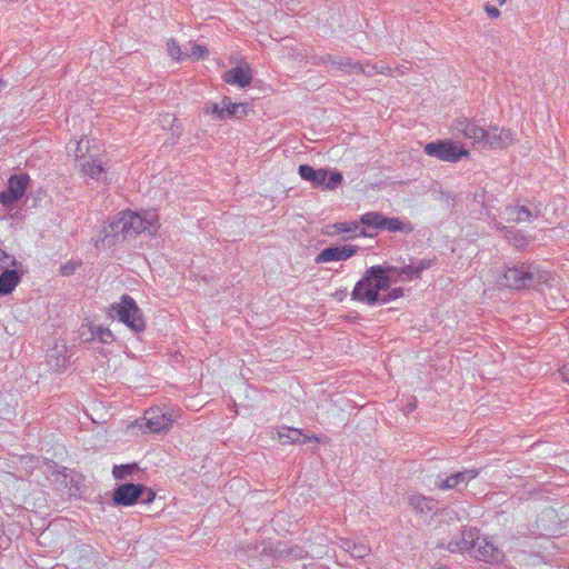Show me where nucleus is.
I'll use <instances>...</instances> for the list:
<instances>
[{"mask_svg":"<svg viewBox=\"0 0 569 569\" xmlns=\"http://www.w3.org/2000/svg\"><path fill=\"white\" fill-rule=\"evenodd\" d=\"M399 278L401 277L398 266H372L356 283L351 298L368 306H375V302L378 301L376 291L389 290Z\"/></svg>","mask_w":569,"mask_h":569,"instance_id":"f257e3e1","label":"nucleus"},{"mask_svg":"<svg viewBox=\"0 0 569 569\" xmlns=\"http://www.w3.org/2000/svg\"><path fill=\"white\" fill-rule=\"evenodd\" d=\"M500 284L515 290L537 288L549 280V273L537 266L521 262L512 267L506 266Z\"/></svg>","mask_w":569,"mask_h":569,"instance_id":"f03ea898","label":"nucleus"},{"mask_svg":"<svg viewBox=\"0 0 569 569\" xmlns=\"http://www.w3.org/2000/svg\"><path fill=\"white\" fill-rule=\"evenodd\" d=\"M156 492L141 483L127 482L118 485L112 492L114 506L129 507L137 502L150 503L154 500Z\"/></svg>","mask_w":569,"mask_h":569,"instance_id":"7ed1b4c3","label":"nucleus"},{"mask_svg":"<svg viewBox=\"0 0 569 569\" xmlns=\"http://www.w3.org/2000/svg\"><path fill=\"white\" fill-rule=\"evenodd\" d=\"M111 310L114 312V316L132 331L142 332L146 329L142 312L134 299L129 295H123L119 303L112 305Z\"/></svg>","mask_w":569,"mask_h":569,"instance_id":"20e7f679","label":"nucleus"},{"mask_svg":"<svg viewBox=\"0 0 569 569\" xmlns=\"http://www.w3.org/2000/svg\"><path fill=\"white\" fill-rule=\"evenodd\" d=\"M298 173L305 181L310 182L313 187H323L329 190H335L342 182V174L339 171H330L329 169L320 168L315 169L310 164H300Z\"/></svg>","mask_w":569,"mask_h":569,"instance_id":"39448f33","label":"nucleus"},{"mask_svg":"<svg viewBox=\"0 0 569 569\" xmlns=\"http://www.w3.org/2000/svg\"><path fill=\"white\" fill-rule=\"evenodd\" d=\"M423 151L429 157L453 163L469 156L467 149L449 139L431 141L425 146Z\"/></svg>","mask_w":569,"mask_h":569,"instance_id":"423d86ee","label":"nucleus"},{"mask_svg":"<svg viewBox=\"0 0 569 569\" xmlns=\"http://www.w3.org/2000/svg\"><path fill=\"white\" fill-rule=\"evenodd\" d=\"M541 216V203H519L506 204L503 210V218L508 222H523L531 221L533 218Z\"/></svg>","mask_w":569,"mask_h":569,"instance_id":"0eeeda50","label":"nucleus"},{"mask_svg":"<svg viewBox=\"0 0 569 569\" xmlns=\"http://www.w3.org/2000/svg\"><path fill=\"white\" fill-rule=\"evenodd\" d=\"M101 233L102 237L97 240L96 246L101 243L103 247L110 248L117 243L120 237L122 240H126L128 236L123 211L118 213L117 217L107 227L103 228Z\"/></svg>","mask_w":569,"mask_h":569,"instance_id":"6e6552de","label":"nucleus"},{"mask_svg":"<svg viewBox=\"0 0 569 569\" xmlns=\"http://www.w3.org/2000/svg\"><path fill=\"white\" fill-rule=\"evenodd\" d=\"M358 250V247L345 246H329L322 249L316 257V263H326L331 261H342L352 257Z\"/></svg>","mask_w":569,"mask_h":569,"instance_id":"1a4fd4ad","label":"nucleus"},{"mask_svg":"<svg viewBox=\"0 0 569 569\" xmlns=\"http://www.w3.org/2000/svg\"><path fill=\"white\" fill-rule=\"evenodd\" d=\"M453 129L457 132L462 133L465 138L472 140L473 143H486L489 138V133L486 129L477 126L475 122H471L466 118L457 119Z\"/></svg>","mask_w":569,"mask_h":569,"instance_id":"9d476101","label":"nucleus"},{"mask_svg":"<svg viewBox=\"0 0 569 569\" xmlns=\"http://www.w3.org/2000/svg\"><path fill=\"white\" fill-rule=\"evenodd\" d=\"M81 172L97 181L107 182V173L103 168V163L100 159L94 158L92 154L89 157H81L80 163L78 164Z\"/></svg>","mask_w":569,"mask_h":569,"instance_id":"9b49d317","label":"nucleus"},{"mask_svg":"<svg viewBox=\"0 0 569 569\" xmlns=\"http://www.w3.org/2000/svg\"><path fill=\"white\" fill-rule=\"evenodd\" d=\"M479 543V537L472 529H465L461 531L459 538H453L448 542V550L451 552L471 550Z\"/></svg>","mask_w":569,"mask_h":569,"instance_id":"f8f14e48","label":"nucleus"},{"mask_svg":"<svg viewBox=\"0 0 569 569\" xmlns=\"http://www.w3.org/2000/svg\"><path fill=\"white\" fill-rule=\"evenodd\" d=\"M223 80L227 83L244 88L250 86L252 81V74L249 67L237 66L224 72Z\"/></svg>","mask_w":569,"mask_h":569,"instance_id":"ddd939ff","label":"nucleus"},{"mask_svg":"<svg viewBox=\"0 0 569 569\" xmlns=\"http://www.w3.org/2000/svg\"><path fill=\"white\" fill-rule=\"evenodd\" d=\"M477 476V471L473 469H466L463 471H458L446 479H440L438 487L442 490L455 489L458 488L461 483H467L471 479Z\"/></svg>","mask_w":569,"mask_h":569,"instance_id":"4468645a","label":"nucleus"},{"mask_svg":"<svg viewBox=\"0 0 569 569\" xmlns=\"http://www.w3.org/2000/svg\"><path fill=\"white\" fill-rule=\"evenodd\" d=\"M409 506L420 515H429L438 510V502L422 495H412L408 499Z\"/></svg>","mask_w":569,"mask_h":569,"instance_id":"2eb2a0df","label":"nucleus"},{"mask_svg":"<svg viewBox=\"0 0 569 569\" xmlns=\"http://www.w3.org/2000/svg\"><path fill=\"white\" fill-rule=\"evenodd\" d=\"M147 415H149V417L146 418L147 421L144 427L148 428L151 432L161 433L167 432L170 429L172 420L164 413L156 415V410L152 409L147 411Z\"/></svg>","mask_w":569,"mask_h":569,"instance_id":"dca6fc26","label":"nucleus"},{"mask_svg":"<svg viewBox=\"0 0 569 569\" xmlns=\"http://www.w3.org/2000/svg\"><path fill=\"white\" fill-rule=\"evenodd\" d=\"M21 281V274L16 269H4L0 273V297L10 295Z\"/></svg>","mask_w":569,"mask_h":569,"instance_id":"f3484780","label":"nucleus"},{"mask_svg":"<svg viewBox=\"0 0 569 569\" xmlns=\"http://www.w3.org/2000/svg\"><path fill=\"white\" fill-rule=\"evenodd\" d=\"M123 217L127 224L128 238L136 237L137 234L147 231L140 212L126 210L123 211Z\"/></svg>","mask_w":569,"mask_h":569,"instance_id":"a211bd4d","label":"nucleus"},{"mask_svg":"<svg viewBox=\"0 0 569 569\" xmlns=\"http://www.w3.org/2000/svg\"><path fill=\"white\" fill-rule=\"evenodd\" d=\"M279 440L282 445L287 443H306L311 440L319 441L316 436H307L301 430L295 428H287L279 431Z\"/></svg>","mask_w":569,"mask_h":569,"instance_id":"6ab92c4d","label":"nucleus"},{"mask_svg":"<svg viewBox=\"0 0 569 569\" xmlns=\"http://www.w3.org/2000/svg\"><path fill=\"white\" fill-rule=\"evenodd\" d=\"M500 232H503V238L508 241V243L518 250H525L526 247L531 242V239L523 234L522 231L512 227H500Z\"/></svg>","mask_w":569,"mask_h":569,"instance_id":"aec40b11","label":"nucleus"},{"mask_svg":"<svg viewBox=\"0 0 569 569\" xmlns=\"http://www.w3.org/2000/svg\"><path fill=\"white\" fill-rule=\"evenodd\" d=\"M30 181L28 173L12 174L8 180L7 188L22 199L30 186Z\"/></svg>","mask_w":569,"mask_h":569,"instance_id":"412c9836","label":"nucleus"},{"mask_svg":"<svg viewBox=\"0 0 569 569\" xmlns=\"http://www.w3.org/2000/svg\"><path fill=\"white\" fill-rule=\"evenodd\" d=\"M382 230H387L389 232L410 233L413 231V224L410 221H405L400 220L399 218H390L385 216Z\"/></svg>","mask_w":569,"mask_h":569,"instance_id":"4be33fe9","label":"nucleus"},{"mask_svg":"<svg viewBox=\"0 0 569 569\" xmlns=\"http://www.w3.org/2000/svg\"><path fill=\"white\" fill-rule=\"evenodd\" d=\"M223 114L221 116V120L228 118H238L241 119L247 114V106L243 103H233L230 98L223 99Z\"/></svg>","mask_w":569,"mask_h":569,"instance_id":"5701e85b","label":"nucleus"},{"mask_svg":"<svg viewBox=\"0 0 569 569\" xmlns=\"http://www.w3.org/2000/svg\"><path fill=\"white\" fill-rule=\"evenodd\" d=\"M62 351H64V346H61V348L56 346L47 357L48 365L54 371H60L66 368L67 358L62 355Z\"/></svg>","mask_w":569,"mask_h":569,"instance_id":"b1692460","label":"nucleus"},{"mask_svg":"<svg viewBox=\"0 0 569 569\" xmlns=\"http://www.w3.org/2000/svg\"><path fill=\"white\" fill-rule=\"evenodd\" d=\"M385 214L376 211L367 212L361 216L360 223L370 229L382 230Z\"/></svg>","mask_w":569,"mask_h":569,"instance_id":"393cba45","label":"nucleus"},{"mask_svg":"<svg viewBox=\"0 0 569 569\" xmlns=\"http://www.w3.org/2000/svg\"><path fill=\"white\" fill-rule=\"evenodd\" d=\"M140 213L143 219V223L147 228V231L150 234H154L158 228L160 227L157 212L154 210H143Z\"/></svg>","mask_w":569,"mask_h":569,"instance_id":"a878e982","label":"nucleus"},{"mask_svg":"<svg viewBox=\"0 0 569 569\" xmlns=\"http://www.w3.org/2000/svg\"><path fill=\"white\" fill-rule=\"evenodd\" d=\"M209 51L206 47L189 42L187 47H184V57L191 58L193 60H199L208 57Z\"/></svg>","mask_w":569,"mask_h":569,"instance_id":"bb28decb","label":"nucleus"},{"mask_svg":"<svg viewBox=\"0 0 569 569\" xmlns=\"http://www.w3.org/2000/svg\"><path fill=\"white\" fill-rule=\"evenodd\" d=\"M138 470L139 466L137 463L120 465L113 467L112 475L117 480H123Z\"/></svg>","mask_w":569,"mask_h":569,"instance_id":"cd10ccee","label":"nucleus"},{"mask_svg":"<svg viewBox=\"0 0 569 569\" xmlns=\"http://www.w3.org/2000/svg\"><path fill=\"white\" fill-rule=\"evenodd\" d=\"M382 291L383 290H377L376 291V296H377V300L378 301L375 302V306L376 305L389 303L390 301L396 300L398 298H401L403 296V289L402 288H393V289H391L386 295H381Z\"/></svg>","mask_w":569,"mask_h":569,"instance_id":"c85d7f7f","label":"nucleus"},{"mask_svg":"<svg viewBox=\"0 0 569 569\" xmlns=\"http://www.w3.org/2000/svg\"><path fill=\"white\" fill-rule=\"evenodd\" d=\"M479 557L483 561H489V559H493L497 552V548L491 542H487L486 540L480 541L477 545Z\"/></svg>","mask_w":569,"mask_h":569,"instance_id":"c756f323","label":"nucleus"},{"mask_svg":"<svg viewBox=\"0 0 569 569\" xmlns=\"http://www.w3.org/2000/svg\"><path fill=\"white\" fill-rule=\"evenodd\" d=\"M20 200L21 198L12 193L8 188L4 191H0V204H2L7 210H13Z\"/></svg>","mask_w":569,"mask_h":569,"instance_id":"7c9ffc66","label":"nucleus"},{"mask_svg":"<svg viewBox=\"0 0 569 569\" xmlns=\"http://www.w3.org/2000/svg\"><path fill=\"white\" fill-rule=\"evenodd\" d=\"M410 261L415 266L413 268L417 270L418 277H420L422 271L436 266L438 259L437 257H432L430 259H410Z\"/></svg>","mask_w":569,"mask_h":569,"instance_id":"2f4dec72","label":"nucleus"},{"mask_svg":"<svg viewBox=\"0 0 569 569\" xmlns=\"http://www.w3.org/2000/svg\"><path fill=\"white\" fill-rule=\"evenodd\" d=\"M88 144H89V140L81 139L74 143L73 148L70 146L68 147L69 151L74 153L78 164L80 163L81 157H89L88 154H86L83 152V149L88 150V148H89Z\"/></svg>","mask_w":569,"mask_h":569,"instance_id":"473e14b6","label":"nucleus"},{"mask_svg":"<svg viewBox=\"0 0 569 569\" xmlns=\"http://www.w3.org/2000/svg\"><path fill=\"white\" fill-rule=\"evenodd\" d=\"M331 64L336 66L340 70L349 68L350 72H355V64H358V62H353L350 58L332 56Z\"/></svg>","mask_w":569,"mask_h":569,"instance_id":"72a5a7b5","label":"nucleus"},{"mask_svg":"<svg viewBox=\"0 0 569 569\" xmlns=\"http://www.w3.org/2000/svg\"><path fill=\"white\" fill-rule=\"evenodd\" d=\"M382 68L379 69L377 64H366L362 66L358 62V64H355V73H363L367 77H372L379 72H381Z\"/></svg>","mask_w":569,"mask_h":569,"instance_id":"f704fd0d","label":"nucleus"},{"mask_svg":"<svg viewBox=\"0 0 569 569\" xmlns=\"http://www.w3.org/2000/svg\"><path fill=\"white\" fill-rule=\"evenodd\" d=\"M168 52L174 60H180L184 57V51L181 50L179 43L174 39L168 41Z\"/></svg>","mask_w":569,"mask_h":569,"instance_id":"c9c22d12","label":"nucleus"},{"mask_svg":"<svg viewBox=\"0 0 569 569\" xmlns=\"http://www.w3.org/2000/svg\"><path fill=\"white\" fill-rule=\"evenodd\" d=\"M413 267L415 266L412 264L411 261H410L409 264H405V266L399 267L400 277L402 279H408V280L418 279L419 277L417 274V270Z\"/></svg>","mask_w":569,"mask_h":569,"instance_id":"e433bc0d","label":"nucleus"},{"mask_svg":"<svg viewBox=\"0 0 569 569\" xmlns=\"http://www.w3.org/2000/svg\"><path fill=\"white\" fill-rule=\"evenodd\" d=\"M335 228L338 232L352 233L359 229V224L357 221L351 222H337Z\"/></svg>","mask_w":569,"mask_h":569,"instance_id":"4c0bfd02","label":"nucleus"},{"mask_svg":"<svg viewBox=\"0 0 569 569\" xmlns=\"http://www.w3.org/2000/svg\"><path fill=\"white\" fill-rule=\"evenodd\" d=\"M93 333L98 337V339H99L102 343H110V342H112V341L114 340V338H113V335H112L111 330H110V329H108V328H101V327H99V328L97 329V331H96V332H93Z\"/></svg>","mask_w":569,"mask_h":569,"instance_id":"58836bf2","label":"nucleus"},{"mask_svg":"<svg viewBox=\"0 0 569 569\" xmlns=\"http://www.w3.org/2000/svg\"><path fill=\"white\" fill-rule=\"evenodd\" d=\"M223 107H220L218 103H207L204 107V112L216 114L219 120H221V116L223 114Z\"/></svg>","mask_w":569,"mask_h":569,"instance_id":"ea45409f","label":"nucleus"},{"mask_svg":"<svg viewBox=\"0 0 569 569\" xmlns=\"http://www.w3.org/2000/svg\"><path fill=\"white\" fill-rule=\"evenodd\" d=\"M310 61L315 66L327 64L328 62L331 63L332 56L331 54H325V56L312 54L310 57Z\"/></svg>","mask_w":569,"mask_h":569,"instance_id":"a19ab883","label":"nucleus"},{"mask_svg":"<svg viewBox=\"0 0 569 569\" xmlns=\"http://www.w3.org/2000/svg\"><path fill=\"white\" fill-rule=\"evenodd\" d=\"M79 266H80V263L67 262L63 266H61L60 273L63 277H69L76 272V270Z\"/></svg>","mask_w":569,"mask_h":569,"instance_id":"79ce46f5","label":"nucleus"},{"mask_svg":"<svg viewBox=\"0 0 569 569\" xmlns=\"http://www.w3.org/2000/svg\"><path fill=\"white\" fill-rule=\"evenodd\" d=\"M513 141V134L510 130H500V148L509 146Z\"/></svg>","mask_w":569,"mask_h":569,"instance_id":"37998d69","label":"nucleus"},{"mask_svg":"<svg viewBox=\"0 0 569 569\" xmlns=\"http://www.w3.org/2000/svg\"><path fill=\"white\" fill-rule=\"evenodd\" d=\"M6 259H10V263L9 264L11 267H17L19 264V262L16 260V258L13 256L8 254L3 250L0 249V262L1 263H7Z\"/></svg>","mask_w":569,"mask_h":569,"instance_id":"c03bdc74","label":"nucleus"},{"mask_svg":"<svg viewBox=\"0 0 569 569\" xmlns=\"http://www.w3.org/2000/svg\"><path fill=\"white\" fill-rule=\"evenodd\" d=\"M485 10L486 12L491 17V18H498V8L492 6V4H489L487 3L485 6Z\"/></svg>","mask_w":569,"mask_h":569,"instance_id":"a18cd8bd","label":"nucleus"},{"mask_svg":"<svg viewBox=\"0 0 569 569\" xmlns=\"http://www.w3.org/2000/svg\"><path fill=\"white\" fill-rule=\"evenodd\" d=\"M560 375L562 377V379L569 383V362L566 363L561 369H560Z\"/></svg>","mask_w":569,"mask_h":569,"instance_id":"49530a36","label":"nucleus"},{"mask_svg":"<svg viewBox=\"0 0 569 569\" xmlns=\"http://www.w3.org/2000/svg\"><path fill=\"white\" fill-rule=\"evenodd\" d=\"M366 553V548L365 547H356L353 548V551H352V556L355 557H358V558H362Z\"/></svg>","mask_w":569,"mask_h":569,"instance_id":"de8ad7c7","label":"nucleus"},{"mask_svg":"<svg viewBox=\"0 0 569 569\" xmlns=\"http://www.w3.org/2000/svg\"><path fill=\"white\" fill-rule=\"evenodd\" d=\"M335 297L339 300V301H342L343 298L346 297V291L345 290H341V291H337L335 293Z\"/></svg>","mask_w":569,"mask_h":569,"instance_id":"09e8293b","label":"nucleus"},{"mask_svg":"<svg viewBox=\"0 0 569 569\" xmlns=\"http://www.w3.org/2000/svg\"><path fill=\"white\" fill-rule=\"evenodd\" d=\"M416 399L413 398L411 401H409L408 403V411H412L415 408H416Z\"/></svg>","mask_w":569,"mask_h":569,"instance_id":"8fccbe9b","label":"nucleus"},{"mask_svg":"<svg viewBox=\"0 0 569 569\" xmlns=\"http://www.w3.org/2000/svg\"><path fill=\"white\" fill-rule=\"evenodd\" d=\"M6 262H7V263H4V264H6L7 267H11V266L9 264V263H10V259H6Z\"/></svg>","mask_w":569,"mask_h":569,"instance_id":"3c124183","label":"nucleus"},{"mask_svg":"<svg viewBox=\"0 0 569 569\" xmlns=\"http://www.w3.org/2000/svg\"><path fill=\"white\" fill-rule=\"evenodd\" d=\"M506 2V0H500V7Z\"/></svg>","mask_w":569,"mask_h":569,"instance_id":"603ef678","label":"nucleus"}]
</instances>
